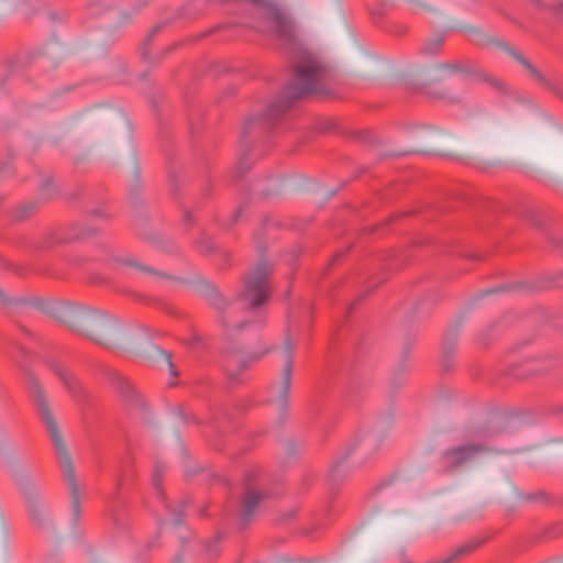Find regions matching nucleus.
<instances>
[{"instance_id": "1", "label": "nucleus", "mask_w": 563, "mask_h": 563, "mask_svg": "<svg viewBox=\"0 0 563 563\" xmlns=\"http://www.w3.org/2000/svg\"><path fill=\"white\" fill-rule=\"evenodd\" d=\"M330 68L312 56H305L296 65L291 79L282 92L271 102L265 111L256 117H250L244 122L240 145L243 154L239 158L236 172L243 175L251 167L246 151L251 147L250 137L263 132H275L287 126L290 118L288 111L292 104L313 95H329L327 82Z\"/></svg>"}, {"instance_id": "2", "label": "nucleus", "mask_w": 563, "mask_h": 563, "mask_svg": "<svg viewBox=\"0 0 563 563\" xmlns=\"http://www.w3.org/2000/svg\"><path fill=\"white\" fill-rule=\"evenodd\" d=\"M31 303L76 333L106 347L113 345L121 330L119 322L113 317L97 309L43 299H34Z\"/></svg>"}, {"instance_id": "3", "label": "nucleus", "mask_w": 563, "mask_h": 563, "mask_svg": "<svg viewBox=\"0 0 563 563\" xmlns=\"http://www.w3.org/2000/svg\"><path fill=\"white\" fill-rule=\"evenodd\" d=\"M34 401L54 444L62 473L70 492L74 517L78 520L80 516V489L71 456L42 389L36 390Z\"/></svg>"}, {"instance_id": "4", "label": "nucleus", "mask_w": 563, "mask_h": 563, "mask_svg": "<svg viewBox=\"0 0 563 563\" xmlns=\"http://www.w3.org/2000/svg\"><path fill=\"white\" fill-rule=\"evenodd\" d=\"M273 265L264 258L250 271L244 277V287L238 295L250 310L257 311L264 307L272 295L271 275Z\"/></svg>"}, {"instance_id": "5", "label": "nucleus", "mask_w": 563, "mask_h": 563, "mask_svg": "<svg viewBox=\"0 0 563 563\" xmlns=\"http://www.w3.org/2000/svg\"><path fill=\"white\" fill-rule=\"evenodd\" d=\"M543 355H527L521 362L501 364L493 375L492 383L521 382L542 374L547 366Z\"/></svg>"}, {"instance_id": "6", "label": "nucleus", "mask_w": 563, "mask_h": 563, "mask_svg": "<svg viewBox=\"0 0 563 563\" xmlns=\"http://www.w3.org/2000/svg\"><path fill=\"white\" fill-rule=\"evenodd\" d=\"M202 291L209 305L217 310L218 322L228 338L249 324L246 321L232 322V301L225 298L214 285L206 284Z\"/></svg>"}, {"instance_id": "7", "label": "nucleus", "mask_w": 563, "mask_h": 563, "mask_svg": "<svg viewBox=\"0 0 563 563\" xmlns=\"http://www.w3.org/2000/svg\"><path fill=\"white\" fill-rule=\"evenodd\" d=\"M440 68L449 70L453 74H466L472 76L474 79L487 82L497 89L503 88L501 82L497 78L485 73L483 69L478 68L473 62L468 59L443 63L440 65Z\"/></svg>"}, {"instance_id": "8", "label": "nucleus", "mask_w": 563, "mask_h": 563, "mask_svg": "<svg viewBox=\"0 0 563 563\" xmlns=\"http://www.w3.org/2000/svg\"><path fill=\"white\" fill-rule=\"evenodd\" d=\"M484 451L483 445L467 444L445 451L442 455L444 465L449 468H455L473 459L477 453Z\"/></svg>"}, {"instance_id": "9", "label": "nucleus", "mask_w": 563, "mask_h": 563, "mask_svg": "<svg viewBox=\"0 0 563 563\" xmlns=\"http://www.w3.org/2000/svg\"><path fill=\"white\" fill-rule=\"evenodd\" d=\"M95 234L92 230H81L76 231L74 233H65V232H47L45 233L40 241H37L34 245L36 250L46 251L56 245H62L65 243H69L74 240L90 236Z\"/></svg>"}, {"instance_id": "10", "label": "nucleus", "mask_w": 563, "mask_h": 563, "mask_svg": "<svg viewBox=\"0 0 563 563\" xmlns=\"http://www.w3.org/2000/svg\"><path fill=\"white\" fill-rule=\"evenodd\" d=\"M499 47L505 49L511 57H514L522 67L527 70L529 76L534 79L537 82L541 84L542 86L547 87L548 89L554 91L558 95H561L560 89L552 84L549 79H547L542 73L533 66L520 52L512 48L506 43H499Z\"/></svg>"}, {"instance_id": "11", "label": "nucleus", "mask_w": 563, "mask_h": 563, "mask_svg": "<svg viewBox=\"0 0 563 563\" xmlns=\"http://www.w3.org/2000/svg\"><path fill=\"white\" fill-rule=\"evenodd\" d=\"M267 497L266 493L258 492L247 486L244 492V496L242 499V511H241V526L246 527L260 506V504Z\"/></svg>"}, {"instance_id": "12", "label": "nucleus", "mask_w": 563, "mask_h": 563, "mask_svg": "<svg viewBox=\"0 0 563 563\" xmlns=\"http://www.w3.org/2000/svg\"><path fill=\"white\" fill-rule=\"evenodd\" d=\"M165 472V465L161 462H157L155 464L154 474L152 478V484L156 490L157 497L162 500L164 504V507L168 510V512L172 516V521L174 525H180L183 522V507L181 505L179 508H173L169 504H167L164 492L162 489V479Z\"/></svg>"}, {"instance_id": "13", "label": "nucleus", "mask_w": 563, "mask_h": 563, "mask_svg": "<svg viewBox=\"0 0 563 563\" xmlns=\"http://www.w3.org/2000/svg\"><path fill=\"white\" fill-rule=\"evenodd\" d=\"M274 347H266L260 353H254L249 356V360H230L227 365V375L232 384H243L242 372L247 367L249 362L261 360L264 355L273 351Z\"/></svg>"}, {"instance_id": "14", "label": "nucleus", "mask_w": 563, "mask_h": 563, "mask_svg": "<svg viewBox=\"0 0 563 563\" xmlns=\"http://www.w3.org/2000/svg\"><path fill=\"white\" fill-rule=\"evenodd\" d=\"M284 351L286 354V363L283 371L282 376V385L283 387H290L291 385V378H292V367H294V357L296 352V342L294 341L291 333H290V327L287 325L285 338H284Z\"/></svg>"}, {"instance_id": "15", "label": "nucleus", "mask_w": 563, "mask_h": 563, "mask_svg": "<svg viewBox=\"0 0 563 563\" xmlns=\"http://www.w3.org/2000/svg\"><path fill=\"white\" fill-rule=\"evenodd\" d=\"M23 494L32 521L37 527H43L45 522V509L38 493L34 488L29 487L25 488Z\"/></svg>"}, {"instance_id": "16", "label": "nucleus", "mask_w": 563, "mask_h": 563, "mask_svg": "<svg viewBox=\"0 0 563 563\" xmlns=\"http://www.w3.org/2000/svg\"><path fill=\"white\" fill-rule=\"evenodd\" d=\"M100 382L103 384H108L112 387H134L135 383L131 382L128 376L122 374L121 372L109 367L101 366L99 368Z\"/></svg>"}, {"instance_id": "17", "label": "nucleus", "mask_w": 563, "mask_h": 563, "mask_svg": "<svg viewBox=\"0 0 563 563\" xmlns=\"http://www.w3.org/2000/svg\"><path fill=\"white\" fill-rule=\"evenodd\" d=\"M32 357L31 352L25 349L23 345H16V354L14 355L15 362L19 364L22 369L26 383L31 385V387H40L41 383L35 376L33 372H31L27 367V362Z\"/></svg>"}, {"instance_id": "18", "label": "nucleus", "mask_w": 563, "mask_h": 563, "mask_svg": "<svg viewBox=\"0 0 563 563\" xmlns=\"http://www.w3.org/2000/svg\"><path fill=\"white\" fill-rule=\"evenodd\" d=\"M119 263H121L124 266L135 268L136 271L144 273L146 275L159 278V279H173L174 277L165 272L158 271L152 266L142 264L135 258L132 257H122L119 260Z\"/></svg>"}, {"instance_id": "19", "label": "nucleus", "mask_w": 563, "mask_h": 563, "mask_svg": "<svg viewBox=\"0 0 563 563\" xmlns=\"http://www.w3.org/2000/svg\"><path fill=\"white\" fill-rule=\"evenodd\" d=\"M48 366L66 387H74L81 384L77 376L62 363L52 361Z\"/></svg>"}, {"instance_id": "20", "label": "nucleus", "mask_w": 563, "mask_h": 563, "mask_svg": "<svg viewBox=\"0 0 563 563\" xmlns=\"http://www.w3.org/2000/svg\"><path fill=\"white\" fill-rule=\"evenodd\" d=\"M37 207L38 206L36 201H30L18 206L12 211V220L16 222H22L29 219L36 212Z\"/></svg>"}, {"instance_id": "21", "label": "nucleus", "mask_w": 563, "mask_h": 563, "mask_svg": "<svg viewBox=\"0 0 563 563\" xmlns=\"http://www.w3.org/2000/svg\"><path fill=\"white\" fill-rule=\"evenodd\" d=\"M411 350H412V343L410 341L406 342L401 349L400 361L395 369L396 376H401L407 372L408 360H409Z\"/></svg>"}, {"instance_id": "22", "label": "nucleus", "mask_w": 563, "mask_h": 563, "mask_svg": "<svg viewBox=\"0 0 563 563\" xmlns=\"http://www.w3.org/2000/svg\"><path fill=\"white\" fill-rule=\"evenodd\" d=\"M444 41H445L444 34H437L434 37L428 40L423 44L421 51L426 54H434L444 44Z\"/></svg>"}, {"instance_id": "23", "label": "nucleus", "mask_w": 563, "mask_h": 563, "mask_svg": "<svg viewBox=\"0 0 563 563\" xmlns=\"http://www.w3.org/2000/svg\"><path fill=\"white\" fill-rule=\"evenodd\" d=\"M350 453H351V450L347 453H345L342 457L338 459L332 464L330 472H329V476L332 481H336L339 477H341L345 473L343 465H344V462Z\"/></svg>"}, {"instance_id": "24", "label": "nucleus", "mask_w": 563, "mask_h": 563, "mask_svg": "<svg viewBox=\"0 0 563 563\" xmlns=\"http://www.w3.org/2000/svg\"><path fill=\"white\" fill-rule=\"evenodd\" d=\"M165 26V23H158L156 24L148 33L147 37L145 38L144 43H143V47H142V56L147 59V60H151V57L148 55V47H150V44L151 42L153 41V38L155 37V35Z\"/></svg>"}, {"instance_id": "25", "label": "nucleus", "mask_w": 563, "mask_h": 563, "mask_svg": "<svg viewBox=\"0 0 563 563\" xmlns=\"http://www.w3.org/2000/svg\"><path fill=\"white\" fill-rule=\"evenodd\" d=\"M223 539L222 533H218L212 541L206 545V554L213 559L220 554L219 543Z\"/></svg>"}, {"instance_id": "26", "label": "nucleus", "mask_w": 563, "mask_h": 563, "mask_svg": "<svg viewBox=\"0 0 563 563\" xmlns=\"http://www.w3.org/2000/svg\"><path fill=\"white\" fill-rule=\"evenodd\" d=\"M530 1L537 8L553 11L558 16L563 19V2H560L554 5H549V4L543 3L542 0H530Z\"/></svg>"}, {"instance_id": "27", "label": "nucleus", "mask_w": 563, "mask_h": 563, "mask_svg": "<svg viewBox=\"0 0 563 563\" xmlns=\"http://www.w3.org/2000/svg\"><path fill=\"white\" fill-rule=\"evenodd\" d=\"M360 445L363 451H367L369 449L377 450L380 446V440L377 435L371 434L363 438L360 442Z\"/></svg>"}, {"instance_id": "28", "label": "nucleus", "mask_w": 563, "mask_h": 563, "mask_svg": "<svg viewBox=\"0 0 563 563\" xmlns=\"http://www.w3.org/2000/svg\"><path fill=\"white\" fill-rule=\"evenodd\" d=\"M527 220L537 229H542L544 225L543 216L534 210H530L526 213Z\"/></svg>"}, {"instance_id": "29", "label": "nucleus", "mask_w": 563, "mask_h": 563, "mask_svg": "<svg viewBox=\"0 0 563 563\" xmlns=\"http://www.w3.org/2000/svg\"><path fill=\"white\" fill-rule=\"evenodd\" d=\"M525 285L523 284H516V285H512V284H508V285H503V286H498V287H493V288H488V289H485L481 292L482 296H486V295H489V294H495V292H499V291H506V290H510V289H514V288H521L523 287Z\"/></svg>"}, {"instance_id": "30", "label": "nucleus", "mask_w": 563, "mask_h": 563, "mask_svg": "<svg viewBox=\"0 0 563 563\" xmlns=\"http://www.w3.org/2000/svg\"><path fill=\"white\" fill-rule=\"evenodd\" d=\"M13 157L10 156L8 161H4L0 164V178L12 176L14 174V167L12 164Z\"/></svg>"}, {"instance_id": "31", "label": "nucleus", "mask_w": 563, "mask_h": 563, "mask_svg": "<svg viewBox=\"0 0 563 563\" xmlns=\"http://www.w3.org/2000/svg\"><path fill=\"white\" fill-rule=\"evenodd\" d=\"M455 351V343L445 341L443 343V366L449 368V356L452 355Z\"/></svg>"}, {"instance_id": "32", "label": "nucleus", "mask_w": 563, "mask_h": 563, "mask_svg": "<svg viewBox=\"0 0 563 563\" xmlns=\"http://www.w3.org/2000/svg\"><path fill=\"white\" fill-rule=\"evenodd\" d=\"M186 343L191 347L198 346L202 343V338L199 334L194 333L189 339H187Z\"/></svg>"}, {"instance_id": "33", "label": "nucleus", "mask_w": 563, "mask_h": 563, "mask_svg": "<svg viewBox=\"0 0 563 563\" xmlns=\"http://www.w3.org/2000/svg\"><path fill=\"white\" fill-rule=\"evenodd\" d=\"M386 12V5L383 4V5H379L377 8H371V14L373 15L374 19H378V18H382Z\"/></svg>"}, {"instance_id": "34", "label": "nucleus", "mask_w": 563, "mask_h": 563, "mask_svg": "<svg viewBox=\"0 0 563 563\" xmlns=\"http://www.w3.org/2000/svg\"><path fill=\"white\" fill-rule=\"evenodd\" d=\"M166 361H167V365H168V369H169L170 376L172 377H177L178 376V372L176 369V366L172 362V355L170 354L166 355Z\"/></svg>"}, {"instance_id": "35", "label": "nucleus", "mask_w": 563, "mask_h": 563, "mask_svg": "<svg viewBox=\"0 0 563 563\" xmlns=\"http://www.w3.org/2000/svg\"><path fill=\"white\" fill-rule=\"evenodd\" d=\"M201 244L205 246L206 252H211L213 250V244H212L211 239L205 234L201 238Z\"/></svg>"}, {"instance_id": "36", "label": "nucleus", "mask_w": 563, "mask_h": 563, "mask_svg": "<svg viewBox=\"0 0 563 563\" xmlns=\"http://www.w3.org/2000/svg\"><path fill=\"white\" fill-rule=\"evenodd\" d=\"M246 207V203H242L236 210L235 212L232 214V219H231V224H234L239 221L241 214H242V211L243 209Z\"/></svg>"}, {"instance_id": "37", "label": "nucleus", "mask_w": 563, "mask_h": 563, "mask_svg": "<svg viewBox=\"0 0 563 563\" xmlns=\"http://www.w3.org/2000/svg\"><path fill=\"white\" fill-rule=\"evenodd\" d=\"M528 344L527 341L525 342H520V343H516L511 349H510V354L515 355L517 354L523 346H526Z\"/></svg>"}, {"instance_id": "38", "label": "nucleus", "mask_w": 563, "mask_h": 563, "mask_svg": "<svg viewBox=\"0 0 563 563\" xmlns=\"http://www.w3.org/2000/svg\"><path fill=\"white\" fill-rule=\"evenodd\" d=\"M185 224L191 225L195 222L194 214L190 211H186L184 214Z\"/></svg>"}, {"instance_id": "39", "label": "nucleus", "mask_w": 563, "mask_h": 563, "mask_svg": "<svg viewBox=\"0 0 563 563\" xmlns=\"http://www.w3.org/2000/svg\"><path fill=\"white\" fill-rule=\"evenodd\" d=\"M288 397V389H282L280 396H279V406L283 407L284 402L286 401Z\"/></svg>"}, {"instance_id": "40", "label": "nucleus", "mask_w": 563, "mask_h": 563, "mask_svg": "<svg viewBox=\"0 0 563 563\" xmlns=\"http://www.w3.org/2000/svg\"><path fill=\"white\" fill-rule=\"evenodd\" d=\"M408 1H409V2H411V3H413L415 5H417V7L421 8V9H423V10H428V11H431V10H432V8H431L430 5H427V4H424V3H422V2H419V1H417V0H408Z\"/></svg>"}, {"instance_id": "41", "label": "nucleus", "mask_w": 563, "mask_h": 563, "mask_svg": "<svg viewBox=\"0 0 563 563\" xmlns=\"http://www.w3.org/2000/svg\"><path fill=\"white\" fill-rule=\"evenodd\" d=\"M356 136L358 139H361V140L366 141V142L369 141V132H367V131H360V132L356 133Z\"/></svg>"}, {"instance_id": "42", "label": "nucleus", "mask_w": 563, "mask_h": 563, "mask_svg": "<svg viewBox=\"0 0 563 563\" xmlns=\"http://www.w3.org/2000/svg\"><path fill=\"white\" fill-rule=\"evenodd\" d=\"M177 46V44H174L172 46H169L168 48H166L162 55L159 56V59H162L164 56H166L169 52H172L175 47Z\"/></svg>"}, {"instance_id": "43", "label": "nucleus", "mask_w": 563, "mask_h": 563, "mask_svg": "<svg viewBox=\"0 0 563 563\" xmlns=\"http://www.w3.org/2000/svg\"><path fill=\"white\" fill-rule=\"evenodd\" d=\"M93 217H107V214L101 209H95L92 211Z\"/></svg>"}, {"instance_id": "44", "label": "nucleus", "mask_w": 563, "mask_h": 563, "mask_svg": "<svg viewBox=\"0 0 563 563\" xmlns=\"http://www.w3.org/2000/svg\"><path fill=\"white\" fill-rule=\"evenodd\" d=\"M364 296H365V295L360 296V298H358L355 302H353V303L351 305V307L349 308V311H347L349 313H351V312H352L353 308H354V307H355V306H356V305H357V303H358V302L364 298Z\"/></svg>"}, {"instance_id": "45", "label": "nucleus", "mask_w": 563, "mask_h": 563, "mask_svg": "<svg viewBox=\"0 0 563 563\" xmlns=\"http://www.w3.org/2000/svg\"><path fill=\"white\" fill-rule=\"evenodd\" d=\"M51 184H52L51 179H45L42 184V189H47Z\"/></svg>"}, {"instance_id": "46", "label": "nucleus", "mask_w": 563, "mask_h": 563, "mask_svg": "<svg viewBox=\"0 0 563 563\" xmlns=\"http://www.w3.org/2000/svg\"><path fill=\"white\" fill-rule=\"evenodd\" d=\"M150 0H142V2L139 3L136 7V10H141L143 7H145L148 3Z\"/></svg>"}, {"instance_id": "47", "label": "nucleus", "mask_w": 563, "mask_h": 563, "mask_svg": "<svg viewBox=\"0 0 563 563\" xmlns=\"http://www.w3.org/2000/svg\"><path fill=\"white\" fill-rule=\"evenodd\" d=\"M122 485H123V478L120 477L118 479V483H117V493H119V490L121 489Z\"/></svg>"}, {"instance_id": "48", "label": "nucleus", "mask_w": 563, "mask_h": 563, "mask_svg": "<svg viewBox=\"0 0 563 563\" xmlns=\"http://www.w3.org/2000/svg\"><path fill=\"white\" fill-rule=\"evenodd\" d=\"M344 255V253H336L333 258H332V263L336 262L339 258H341L342 256Z\"/></svg>"}, {"instance_id": "49", "label": "nucleus", "mask_w": 563, "mask_h": 563, "mask_svg": "<svg viewBox=\"0 0 563 563\" xmlns=\"http://www.w3.org/2000/svg\"><path fill=\"white\" fill-rule=\"evenodd\" d=\"M479 340L483 344H488V339L486 338V333L482 334Z\"/></svg>"}, {"instance_id": "50", "label": "nucleus", "mask_w": 563, "mask_h": 563, "mask_svg": "<svg viewBox=\"0 0 563 563\" xmlns=\"http://www.w3.org/2000/svg\"><path fill=\"white\" fill-rule=\"evenodd\" d=\"M0 299L3 301V302H7L8 301V298L4 296L3 291L0 289Z\"/></svg>"}, {"instance_id": "51", "label": "nucleus", "mask_w": 563, "mask_h": 563, "mask_svg": "<svg viewBox=\"0 0 563 563\" xmlns=\"http://www.w3.org/2000/svg\"><path fill=\"white\" fill-rule=\"evenodd\" d=\"M176 385H177V382H175V380H170V382L168 383V387H169V388L176 387Z\"/></svg>"}, {"instance_id": "52", "label": "nucleus", "mask_w": 563, "mask_h": 563, "mask_svg": "<svg viewBox=\"0 0 563 563\" xmlns=\"http://www.w3.org/2000/svg\"><path fill=\"white\" fill-rule=\"evenodd\" d=\"M71 397L76 400H79V396L77 394H73Z\"/></svg>"}, {"instance_id": "53", "label": "nucleus", "mask_w": 563, "mask_h": 563, "mask_svg": "<svg viewBox=\"0 0 563 563\" xmlns=\"http://www.w3.org/2000/svg\"><path fill=\"white\" fill-rule=\"evenodd\" d=\"M494 327H495V323H492V324L488 327L487 331H490Z\"/></svg>"}, {"instance_id": "54", "label": "nucleus", "mask_w": 563, "mask_h": 563, "mask_svg": "<svg viewBox=\"0 0 563 563\" xmlns=\"http://www.w3.org/2000/svg\"><path fill=\"white\" fill-rule=\"evenodd\" d=\"M527 499L532 500V499H534V496L529 495V496H527Z\"/></svg>"}]
</instances>
